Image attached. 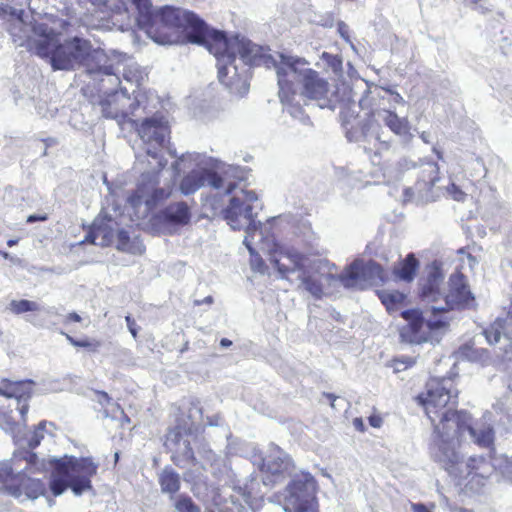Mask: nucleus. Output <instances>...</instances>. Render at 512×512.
<instances>
[{"label": "nucleus", "mask_w": 512, "mask_h": 512, "mask_svg": "<svg viewBox=\"0 0 512 512\" xmlns=\"http://www.w3.org/2000/svg\"><path fill=\"white\" fill-rule=\"evenodd\" d=\"M152 113L153 111L142 116L144 119L137 127V132L143 142L146 154L156 161V165L153 169L157 168V170L160 171L165 167L167 162L159 157V153L165 145L166 139L170 134V129L168 121L163 115L156 113L149 117L148 115Z\"/></svg>", "instance_id": "obj_13"}, {"label": "nucleus", "mask_w": 512, "mask_h": 512, "mask_svg": "<svg viewBox=\"0 0 512 512\" xmlns=\"http://www.w3.org/2000/svg\"><path fill=\"white\" fill-rule=\"evenodd\" d=\"M131 5L135 6L138 14L142 13V21L147 22L150 18L149 12V1L150 0H128Z\"/></svg>", "instance_id": "obj_45"}, {"label": "nucleus", "mask_w": 512, "mask_h": 512, "mask_svg": "<svg viewBox=\"0 0 512 512\" xmlns=\"http://www.w3.org/2000/svg\"><path fill=\"white\" fill-rule=\"evenodd\" d=\"M243 180V170L236 166H225L221 173L208 169H196L186 175L181 183L180 190L184 195L195 193L201 187L208 185L214 189H224L226 194H232L237 187V181Z\"/></svg>", "instance_id": "obj_11"}, {"label": "nucleus", "mask_w": 512, "mask_h": 512, "mask_svg": "<svg viewBox=\"0 0 512 512\" xmlns=\"http://www.w3.org/2000/svg\"><path fill=\"white\" fill-rule=\"evenodd\" d=\"M197 426L190 413L188 419H178L177 424L166 434L165 447L172 453V460L177 466L185 467L195 462L191 440L195 438Z\"/></svg>", "instance_id": "obj_15"}, {"label": "nucleus", "mask_w": 512, "mask_h": 512, "mask_svg": "<svg viewBox=\"0 0 512 512\" xmlns=\"http://www.w3.org/2000/svg\"><path fill=\"white\" fill-rule=\"evenodd\" d=\"M158 183L156 174L150 172L142 174L135 194L128 199L137 217H145L150 210L170 196L172 187L170 185L158 187Z\"/></svg>", "instance_id": "obj_18"}, {"label": "nucleus", "mask_w": 512, "mask_h": 512, "mask_svg": "<svg viewBox=\"0 0 512 512\" xmlns=\"http://www.w3.org/2000/svg\"><path fill=\"white\" fill-rule=\"evenodd\" d=\"M413 512H431L424 504L416 503L412 504Z\"/></svg>", "instance_id": "obj_54"}, {"label": "nucleus", "mask_w": 512, "mask_h": 512, "mask_svg": "<svg viewBox=\"0 0 512 512\" xmlns=\"http://www.w3.org/2000/svg\"><path fill=\"white\" fill-rule=\"evenodd\" d=\"M297 279L300 281V286L315 298H321L324 283L328 286H336L337 284H340L339 281H332L329 283L325 279V276L316 272L311 267L306 268L302 273L298 274Z\"/></svg>", "instance_id": "obj_26"}, {"label": "nucleus", "mask_w": 512, "mask_h": 512, "mask_svg": "<svg viewBox=\"0 0 512 512\" xmlns=\"http://www.w3.org/2000/svg\"><path fill=\"white\" fill-rule=\"evenodd\" d=\"M11 35L26 41L27 48L49 62L54 71H73L86 65L88 58L101 52L92 48L91 42L74 36L60 40L61 32L44 22L26 24L18 19L11 28Z\"/></svg>", "instance_id": "obj_1"}, {"label": "nucleus", "mask_w": 512, "mask_h": 512, "mask_svg": "<svg viewBox=\"0 0 512 512\" xmlns=\"http://www.w3.org/2000/svg\"><path fill=\"white\" fill-rule=\"evenodd\" d=\"M260 469L275 476H292L294 464L285 451L274 444H270L268 454L261 459Z\"/></svg>", "instance_id": "obj_21"}, {"label": "nucleus", "mask_w": 512, "mask_h": 512, "mask_svg": "<svg viewBox=\"0 0 512 512\" xmlns=\"http://www.w3.org/2000/svg\"><path fill=\"white\" fill-rule=\"evenodd\" d=\"M237 46V43H236ZM244 50L243 57L252 60L256 64H262L267 68H275L279 97L286 99V91L305 92L311 99L324 98L328 92V83L320 78L314 70L309 68L308 62L299 57L277 53L275 56L270 49L254 43L238 44Z\"/></svg>", "instance_id": "obj_3"}, {"label": "nucleus", "mask_w": 512, "mask_h": 512, "mask_svg": "<svg viewBox=\"0 0 512 512\" xmlns=\"http://www.w3.org/2000/svg\"><path fill=\"white\" fill-rule=\"evenodd\" d=\"M418 266V260L413 254H409L403 261L394 267L393 272L399 279L410 282L414 279Z\"/></svg>", "instance_id": "obj_34"}, {"label": "nucleus", "mask_w": 512, "mask_h": 512, "mask_svg": "<svg viewBox=\"0 0 512 512\" xmlns=\"http://www.w3.org/2000/svg\"><path fill=\"white\" fill-rule=\"evenodd\" d=\"M393 110L382 111L374 123L382 121L394 134L406 139L410 135L409 122L407 118L399 117Z\"/></svg>", "instance_id": "obj_30"}, {"label": "nucleus", "mask_w": 512, "mask_h": 512, "mask_svg": "<svg viewBox=\"0 0 512 512\" xmlns=\"http://www.w3.org/2000/svg\"><path fill=\"white\" fill-rule=\"evenodd\" d=\"M190 210L185 202L168 205L153 218V226L163 234H173L178 227L188 224Z\"/></svg>", "instance_id": "obj_19"}, {"label": "nucleus", "mask_w": 512, "mask_h": 512, "mask_svg": "<svg viewBox=\"0 0 512 512\" xmlns=\"http://www.w3.org/2000/svg\"><path fill=\"white\" fill-rule=\"evenodd\" d=\"M202 457L210 464L212 473L219 479L229 476L230 469L227 465L226 458L217 455L209 447L203 446L200 451Z\"/></svg>", "instance_id": "obj_33"}, {"label": "nucleus", "mask_w": 512, "mask_h": 512, "mask_svg": "<svg viewBox=\"0 0 512 512\" xmlns=\"http://www.w3.org/2000/svg\"><path fill=\"white\" fill-rule=\"evenodd\" d=\"M46 426V421H42L38 424L34 431L29 433H25L24 431L21 433L22 441L16 442L19 446H27L30 449L36 448L41 440L44 438V430Z\"/></svg>", "instance_id": "obj_37"}, {"label": "nucleus", "mask_w": 512, "mask_h": 512, "mask_svg": "<svg viewBox=\"0 0 512 512\" xmlns=\"http://www.w3.org/2000/svg\"><path fill=\"white\" fill-rule=\"evenodd\" d=\"M81 316L79 314H77L76 312H71L69 313L67 316H66V322H80L81 321Z\"/></svg>", "instance_id": "obj_53"}, {"label": "nucleus", "mask_w": 512, "mask_h": 512, "mask_svg": "<svg viewBox=\"0 0 512 512\" xmlns=\"http://www.w3.org/2000/svg\"><path fill=\"white\" fill-rule=\"evenodd\" d=\"M96 400L104 408L106 416L111 414L113 417H116L117 412L123 414V410L121 409L119 404L113 402L106 392H96Z\"/></svg>", "instance_id": "obj_41"}, {"label": "nucleus", "mask_w": 512, "mask_h": 512, "mask_svg": "<svg viewBox=\"0 0 512 512\" xmlns=\"http://www.w3.org/2000/svg\"><path fill=\"white\" fill-rule=\"evenodd\" d=\"M484 335L489 344L500 343L503 338L505 342H508V345L504 347L505 353H512V323L508 321V315L505 319L498 318L484 331Z\"/></svg>", "instance_id": "obj_27"}, {"label": "nucleus", "mask_w": 512, "mask_h": 512, "mask_svg": "<svg viewBox=\"0 0 512 512\" xmlns=\"http://www.w3.org/2000/svg\"><path fill=\"white\" fill-rule=\"evenodd\" d=\"M118 230V223L107 214L101 213L91 226L85 241L106 247L112 244L115 231Z\"/></svg>", "instance_id": "obj_23"}, {"label": "nucleus", "mask_w": 512, "mask_h": 512, "mask_svg": "<svg viewBox=\"0 0 512 512\" xmlns=\"http://www.w3.org/2000/svg\"><path fill=\"white\" fill-rule=\"evenodd\" d=\"M369 423L373 427H380L381 419L379 417H376V416H371V417H369Z\"/></svg>", "instance_id": "obj_57"}, {"label": "nucleus", "mask_w": 512, "mask_h": 512, "mask_svg": "<svg viewBox=\"0 0 512 512\" xmlns=\"http://www.w3.org/2000/svg\"><path fill=\"white\" fill-rule=\"evenodd\" d=\"M338 31L344 39H348V26L342 22L338 23Z\"/></svg>", "instance_id": "obj_52"}, {"label": "nucleus", "mask_w": 512, "mask_h": 512, "mask_svg": "<svg viewBox=\"0 0 512 512\" xmlns=\"http://www.w3.org/2000/svg\"><path fill=\"white\" fill-rule=\"evenodd\" d=\"M405 103L403 97L390 89L379 86H371L365 91L359 100L362 110L369 111V118L360 119L358 115L349 114V111H342L341 118L349 141H360L362 139H375L386 143L380 134V127L374 120L380 117L382 111L396 109L397 105Z\"/></svg>", "instance_id": "obj_5"}, {"label": "nucleus", "mask_w": 512, "mask_h": 512, "mask_svg": "<svg viewBox=\"0 0 512 512\" xmlns=\"http://www.w3.org/2000/svg\"><path fill=\"white\" fill-rule=\"evenodd\" d=\"M145 74L136 63L127 65L123 70V79L131 84L139 87L144 80Z\"/></svg>", "instance_id": "obj_40"}, {"label": "nucleus", "mask_w": 512, "mask_h": 512, "mask_svg": "<svg viewBox=\"0 0 512 512\" xmlns=\"http://www.w3.org/2000/svg\"><path fill=\"white\" fill-rule=\"evenodd\" d=\"M8 309L16 315H20L26 312H33L39 310L38 303L30 300H12L9 303Z\"/></svg>", "instance_id": "obj_42"}, {"label": "nucleus", "mask_w": 512, "mask_h": 512, "mask_svg": "<svg viewBox=\"0 0 512 512\" xmlns=\"http://www.w3.org/2000/svg\"><path fill=\"white\" fill-rule=\"evenodd\" d=\"M275 249L270 257V262L277 269L282 278L290 279L291 274H300L308 267L326 277L327 271L333 270L335 266L326 260H312L306 255L299 253L292 247H285L279 244L274 245Z\"/></svg>", "instance_id": "obj_12"}, {"label": "nucleus", "mask_w": 512, "mask_h": 512, "mask_svg": "<svg viewBox=\"0 0 512 512\" xmlns=\"http://www.w3.org/2000/svg\"><path fill=\"white\" fill-rule=\"evenodd\" d=\"M99 73H102L105 76V78L101 79L102 83L108 82L112 85H121L119 77L111 71L110 67L100 68Z\"/></svg>", "instance_id": "obj_46"}, {"label": "nucleus", "mask_w": 512, "mask_h": 512, "mask_svg": "<svg viewBox=\"0 0 512 512\" xmlns=\"http://www.w3.org/2000/svg\"><path fill=\"white\" fill-rule=\"evenodd\" d=\"M238 188V186L236 187ZM235 189L230 197L228 204L222 210L221 214L226 223L233 230L244 229L246 235L243 243L253 253L252 243L256 236L262 235V225L256 220L257 212L261 205L258 196L254 191Z\"/></svg>", "instance_id": "obj_8"}, {"label": "nucleus", "mask_w": 512, "mask_h": 512, "mask_svg": "<svg viewBox=\"0 0 512 512\" xmlns=\"http://www.w3.org/2000/svg\"><path fill=\"white\" fill-rule=\"evenodd\" d=\"M447 193L456 201H464L466 194L454 183L447 188Z\"/></svg>", "instance_id": "obj_50"}, {"label": "nucleus", "mask_w": 512, "mask_h": 512, "mask_svg": "<svg viewBox=\"0 0 512 512\" xmlns=\"http://www.w3.org/2000/svg\"><path fill=\"white\" fill-rule=\"evenodd\" d=\"M68 342L75 347L92 348L93 351L97 350L98 345H94L88 340H76L68 334L63 333Z\"/></svg>", "instance_id": "obj_48"}, {"label": "nucleus", "mask_w": 512, "mask_h": 512, "mask_svg": "<svg viewBox=\"0 0 512 512\" xmlns=\"http://www.w3.org/2000/svg\"><path fill=\"white\" fill-rule=\"evenodd\" d=\"M36 454L29 451H24L19 454H15L12 462H4L0 464V482H7L13 474V465L20 468L18 464L21 460H25L26 466L22 470H26L29 465L35 464Z\"/></svg>", "instance_id": "obj_32"}, {"label": "nucleus", "mask_w": 512, "mask_h": 512, "mask_svg": "<svg viewBox=\"0 0 512 512\" xmlns=\"http://www.w3.org/2000/svg\"><path fill=\"white\" fill-rule=\"evenodd\" d=\"M353 424H354L356 429H358L360 431L364 430V425H363V422H362V420L360 418H355L354 421H353Z\"/></svg>", "instance_id": "obj_58"}, {"label": "nucleus", "mask_w": 512, "mask_h": 512, "mask_svg": "<svg viewBox=\"0 0 512 512\" xmlns=\"http://www.w3.org/2000/svg\"><path fill=\"white\" fill-rule=\"evenodd\" d=\"M510 405H512V394H508V395L504 396L503 398L499 399L494 404V409H496L500 412L510 414V411H511Z\"/></svg>", "instance_id": "obj_47"}, {"label": "nucleus", "mask_w": 512, "mask_h": 512, "mask_svg": "<svg viewBox=\"0 0 512 512\" xmlns=\"http://www.w3.org/2000/svg\"><path fill=\"white\" fill-rule=\"evenodd\" d=\"M316 481L310 473L295 474L285 490V512H318L315 498Z\"/></svg>", "instance_id": "obj_14"}, {"label": "nucleus", "mask_w": 512, "mask_h": 512, "mask_svg": "<svg viewBox=\"0 0 512 512\" xmlns=\"http://www.w3.org/2000/svg\"><path fill=\"white\" fill-rule=\"evenodd\" d=\"M255 485H259L258 483L255 482V479H252L249 484H245V487L243 489V497L247 503L250 501V499L255 498L257 495V492L255 491L254 488Z\"/></svg>", "instance_id": "obj_49"}, {"label": "nucleus", "mask_w": 512, "mask_h": 512, "mask_svg": "<svg viewBox=\"0 0 512 512\" xmlns=\"http://www.w3.org/2000/svg\"><path fill=\"white\" fill-rule=\"evenodd\" d=\"M377 294L389 312L398 310L406 299L405 294L396 290H381L377 291Z\"/></svg>", "instance_id": "obj_36"}, {"label": "nucleus", "mask_w": 512, "mask_h": 512, "mask_svg": "<svg viewBox=\"0 0 512 512\" xmlns=\"http://www.w3.org/2000/svg\"><path fill=\"white\" fill-rule=\"evenodd\" d=\"M401 316L407 321V325L401 329L400 336L409 343L432 341L433 334H437L447 325L446 318H426L419 309L404 310Z\"/></svg>", "instance_id": "obj_17"}, {"label": "nucleus", "mask_w": 512, "mask_h": 512, "mask_svg": "<svg viewBox=\"0 0 512 512\" xmlns=\"http://www.w3.org/2000/svg\"><path fill=\"white\" fill-rule=\"evenodd\" d=\"M14 475V473L12 474ZM19 484L8 483L13 480V476L5 482V491L11 496L21 499H36L44 492V485L36 479L27 477L25 474L19 472L17 477Z\"/></svg>", "instance_id": "obj_25"}, {"label": "nucleus", "mask_w": 512, "mask_h": 512, "mask_svg": "<svg viewBox=\"0 0 512 512\" xmlns=\"http://www.w3.org/2000/svg\"><path fill=\"white\" fill-rule=\"evenodd\" d=\"M444 279L442 271L434 266L429 271L428 277L421 288V297L426 302L434 303L430 311L436 316L449 310L460 308H473L475 298L467 285L466 279L461 273H454L449 278V292L443 296L440 285Z\"/></svg>", "instance_id": "obj_7"}, {"label": "nucleus", "mask_w": 512, "mask_h": 512, "mask_svg": "<svg viewBox=\"0 0 512 512\" xmlns=\"http://www.w3.org/2000/svg\"><path fill=\"white\" fill-rule=\"evenodd\" d=\"M468 433L472 440L481 447H489L494 440V431L490 425L480 424L476 426L470 425V416L468 415V419L462 431L457 432V434L453 438L454 446L457 444V438L463 437L465 433Z\"/></svg>", "instance_id": "obj_28"}, {"label": "nucleus", "mask_w": 512, "mask_h": 512, "mask_svg": "<svg viewBox=\"0 0 512 512\" xmlns=\"http://www.w3.org/2000/svg\"><path fill=\"white\" fill-rule=\"evenodd\" d=\"M175 506L178 512H200L199 508L188 497L180 498Z\"/></svg>", "instance_id": "obj_44"}, {"label": "nucleus", "mask_w": 512, "mask_h": 512, "mask_svg": "<svg viewBox=\"0 0 512 512\" xmlns=\"http://www.w3.org/2000/svg\"><path fill=\"white\" fill-rule=\"evenodd\" d=\"M131 98L126 86H121L119 91L106 93L98 103L101 108L102 116L107 119L115 120L119 126L129 123L132 126L140 120L143 115L151 113L148 105L147 95L138 92Z\"/></svg>", "instance_id": "obj_10"}, {"label": "nucleus", "mask_w": 512, "mask_h": 512, "mask_svg": "<svg viewBox=\"0 0 512 512\" xmlns=\"http://www.w3.org/2000/svg\"><path fill=\"white\" fill-rule=\"evenodd\" d=\"M17 242H18V240H17V239H10V240H8V241H7V245H8L9 247H12V246L16 245V244H17Z\"/></svg>", "instance_id": "obj_62"}, {"label": "nucleus", "mask_w": 512, "mask_h": 512, "mask_svg": "<svg viewBox=\"0 0 512 512\" xmlns=\"http://www.w3.org/2000/svg\"><path fill=\"white\" fill-rule=\"evenodd\" d=\"M32 381L3 380L0 383V395L15 399V409L23 419L28 412V399L32 395Z\"/></svg>", "instance_id": "obj_22"}, {"label": "nucleus", "mask_w": 512, "mask_h": 512, "mask_svg": "<svg viewBox=\"0 0 512 512\" xmlns=\"http://www.w3.org/2000/svg\"><path fill=\"white\" fill-rule=\"evenodd\" d=\"M326 280L339 281L345 288L366 289L370 286L382 284L385 280V273L382 267L374 262L354 261L340 275H336L332 270L327 271Z\"/></svg>", "instance_id": "obj_16"}, {"label": "nucleus", "mask_w": 512, "mask_h": 512, "mask_svg": "<svg viewBox=\"0 0 512 512\" xmlns=\"http://www.w3.org/2000/svg\"><path fill=\"white\" fill-rule=\"evenodd\" d=\"M117 249L120 251L142 254L144 252V246L138 241H130L129 235L124 230L117 231Z\"/></svg>", "instance_id": "obj_38"}, {"label": "nucleus", "mask_w": 512, "mask_h": 512, "mask_svg": "<svg viewBox=\"0 0 512 512\" xmlns=\"http://www.w3.org/2000/svg\"><path fill=\"white\" fill-rule=\"evenodd\" d=\"M421 138H422V140H423L424 142H426V143H428V142H429V140H428V138H427V134H426L425 132H423V133L421 134Z\"/></svg>", "instance_id": "obj_64"}, {"label": "nucleus", "mask_w": 512, "mask_h": 512, "mask_svg": "<svg viewBox=\"0 0 512 512\" xmlns=\"http://www.w3.org/2000/svg\"><path fill=\"white\" fill-rule=\"evenodd\" d=\"M322 58L336 75L342 71L343 62L338 55H331L324 52Z\"/></svg>", "instance_id": "obj_43"}, {"label": "nucleus", "mask_w": 512, "mask_h": 512, "mask_svg": "<svg viewBox=\"0 0 512 512\" xmlns=\"http://www.w3.org/2000/svg\"><path fill=\"white\" fill-rule=\"evenodd\" d=\"M263 240L266 242V244H269L270 251H268V252L270 253V256H271L273 254L274 249H275L274 245L276 243H274V240H271L272 244H270L269 239L268 238H264V237H263Z\"/></svg>", "instance_id": "obj_60"}, {"label": "nucleus", "mask_w": 512, "mask_h": 512, "mask_svg": "<svg viewBox=\"0 0 512 512\" xmlns=\"http://www.w3.org/2000/svg\"><path fill=\"white\" fill-rule=\"evenodd\" d=\"M456 453L459 458L456 463H444L440 462L443 467L448 470L450 473H459L463 474H474L476 476H480L482 478L487 477L493 470L490 462L483 456H473L470 457L465 464H463L461 460V455L455 448Z\"/></svg>", "instance_id": "obj_24"}, {"label": "nucleus", "mask_w": 512, "mask_h": 512, "mask_svg": "<svg viewBox=\"0 0 512 512\" xmlns=\"http://www.w3.org/2000/svg\"><path fill=\"white\" fill-rule=\"evenodd\" d=\"M59 26L62 30H65L68 26V23L65 20H62Z\"/></svg>", "instance_id": "obj_63"}, {"label": "nucleus", "mask_w": 512, "mask_h": 512, "mask_svg": "<svg viewBox=\"0 0 512 512\" xmlns=\"http://www.w3.org/2000/svg\"><path fill=\"white\" fill-rule=\"evenodd\" d=\"M46 219H47L46 215H41L40 216V215L33 214V215L28 216L27 222L28 223H34L36 221H45Z\"/></svg>", "instance_id": "obj_55"}, {"label": "nucleus", "mask_w": 512, "mask_h": 512, "mask_svg": "<svg viewBox=\"0 0 512 512\" xmlns=\"http://www.w3.org/2000/svg\"><path fill=\"white\" fill-rule=\"evenodd\" d=\"M125 321H126L128 330L130 331L132 336L134 338H136L138 331H137V325H136L135 320L131 316L128 315V316L125 317Z\"/></svg>", "instance_id": "obj_51"}, {"label": "nucleus", "mask_w": 512, "mask_h": 512, "mask_svg": "<svg viewBox=\"0 0 512 512\" xmlns=\"http://www.w3.org/2000/svg\"><path fill=\"white\" fill-rule=\"evenodd\" d=\"M149 20L142 21V13L138 14V24L146 30L148 36L159 44L170 43L166 34L159 33V28H175L185 26L188 41L194 44L202 45L207 42L214 30H210L206 23L196 14L189 11L180 10L170 6L162 7L157 11L152 9L149 1Z\"/></svg>", "instance_id": "obj_6"}, {"label": "nucleus", "mask_w": 512, "mask_h": 512, "mask_svg": "<svg viewBox=\"0 0 512 512\" xmlns=\"http://www.w3.org/2000/svg\"><path fill=\"white\" fill-rule=\"evenodd\" d=\"M212 303H213V298H212V296H207V297H205V298H204V299H202V300H195V301H194V305H195V306H200V305H202V304H208V305H210V304H212Z\"/></svg>", "instance_id": "obj_56"}, {"label": "nucleus", "mask_w": 512, "mask_h": 512, "mask_svg": "<svg viewBox=\"0 0 512 512\" xmlns=\"http://www.w3.org/2000/svg\"><path fill=\"white\" fill-rule=\"evenodd\" d=\"M251 246L253 249V253L249 250L250 255H251V265L253 268L260 270L261 267L264 266V262L260 258L256 249H259L263 252L270 251L269 244H266V242L263 240V234H262L261 236H256L254 238V241Z\"/></svg>", "instance_id": "obj_39"}, {"label": "nucleus", "mask_w": 512, "mask_h": 512, "mask_svg": "<svg viewBox=\"0 0 512 512\" xmlns=\"http://www.w3.org/2000/svg\"><path fill=\"white\" fill-rule=\"evenodd\" d=\"M286 96V99H283V97L279 98L287 112L300 122L304 124L309 123V117L305 115L301 107V101H305V98H311L303 91H297V95H293V92L291 91H286Z\"/></svg>", "instance_id": "obj_31"}, {"label": "nucleus", "mask_w": 512, "mask_h": 512, "mask_svg": "<svg viewBox=\"0 0 512 512\" xmlns=\"http://www.w3.org/2000/svg\"><path fill=\"white\" fill-rule=\"evenodd\" d=\"M98 465L91 458L65 456L57 461L52 473L50 488L55 496L70 488L74 495L80 496L92 490L91 478L97 473Z\"/></svg>", "instance_id": "obj_9"}, {"label": "nucleus", "mask_w": 512, "mask_h": 512, "mask_svg": "<svg viewBox=\"0 0 512 512\" xmlns=\"http://www.w3.org/2000/svg\"><path fill=\"white\" fill-rule=\"evenodd\" d=\"M220 345H221V347H223V348H227V347H230V346L232 345V341H231V340H229V339H227V338H223V339H221V341H220Z\"/></svg>", "instance_id": "obj_59"}, {"label": "nucleus", "mask_w": 512, "mask_h": 512, "mask_svg": "<svg viewBox=\"0 0 512 512\" xmlns=\"http://www.w3.org/2000/svg\"><path fill=\"white\" fill-rule=\"evenodd\" d=\"M457 399L458 390L451 378L430 380L427 383V392L419 396L439 438L437 450L433 453L434 458L446 464L458 461L453 438L457 432L462 431L468 419L466 412L455 410Z\"/></svg>", "instance_id": "obj_2"}, {"label": "nucleus", "mask_w": 512, "mask_h": 512, "mask_svg": "<svg viewBox=\"0 0 512 512\" xmlns=\"http://www.w3.org/2000/svg\"><path fill=\"white\" fill-rule=\"evenodd\" d=\"M417 177L414 187L405 189V195L409 199L417 195L419 199L429 201L433 198L432 188L439 181L438 165L435 162L423 163Z\"/></svg>", "instance_id": "obj_20"}, {"label": "nucleus", "mask_w": 512, "mask_h": 512, "mask_svg": "<svg viewBox=\"0 0 512 512\" xmlns=\"http://www.w3.org/2000/svg\"><path fill=\"white\" fill-rule=\"evenodd\" d=\"M25 426V416L22 419L16 409H10L9 411L0 412V428L5 432L10 433L15 443L22 441L21 433L25 429Z\"/></svg>", "instance_id": "obj_29"}, {"label": "nucleus", "mask_w": 512, "mask_h": 512, "mask_svg": "<svg viewBox=\"0 0 512 512\" xmlns=\"http://www.w3.org/2000/svg\"><path fill=\"white\" fill-rule=\"evenodd\" d=\"M172 168L174 169V171L176 173H179L180 169H179V161L178 160L173 163Z\"/></svg>", "instance_id": "obj_61"}, {"label": "nucleus", "mask_w": 512, "mask_h": 512, "mask_svg": "<svg viewBox=\"0 0 512 512\" xmlns=\"http://www.w3.org/2000/svg\"><path fill=\"white\" fill-rule=\"evenodd\" d=\"M237 44L252 43L250 40L239 36L227 38L223 32L213 31L207 42L202 45L217 59L218 78L232 94L243 96L248 92L250 66H261L252 60L243 57V49Z\"/></svg>", "instance_id": "obj_4"}, {"label": "nucleus", "mask_w": 512, "mask_h": 512, "mask_svg": "<svg viewBox=\"0 0 512 512\" xmlns=\"http://www.w3.org/2000/svg\"><path fill=\"white\" fill-rule=\"evenodd\" d=\"M159 484L163 493L174 494L180 489V476L171 468H165L159 474Z\"/></svg>", "instance_id": "obj_35"}]
</instances>
